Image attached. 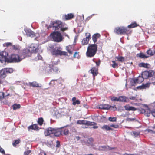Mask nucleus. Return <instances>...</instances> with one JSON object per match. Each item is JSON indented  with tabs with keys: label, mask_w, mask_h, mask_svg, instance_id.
<instances>
[{
	"label": "nucleus",
	"mask_w": 155,
	"mask_h": 155,
	"mask_svg": "<svg viewBox=\"0 0 155 155\" xmlns=\"http://www.w3.org/2000/svg\"><path fill=\"white\" fill-rule=\"evenodd\" d=\"M145 114L147 116L149 117L150 116V114L151 113V111H150V109L147 107V108L145 109Z\"/></svg>",
	"instance_id": "nucleus-30"
},
{
	"label": "nucleus",
	"mask_w": 155,
	"mask_h": 155,
	"mask_svg": "<svg viewBox=\"0 0 155 155\" xmlns=\"http://www.w3.org/2000/svg\"><path fill=\"white\" fill-rule=\"evenodd\" d=\"M58 71V68L57 67L52 66L50 67L49 73V72H52L53 71L54 72H56Z\"/></svg>",
	"instance_id": "nucleus-22"
},
{
	"label": "nucleus",
	"mask_w": 155,
	"mask_h": 155,
	"mask_svg": "<svg viewBox=\"0 0 155 155\" xmlns=\"http://www.w3.org/2000/svg\"><path fill=\"white\" fill-rule=\"evenodd\" d=\"M66 50L70 54H72V51H70L69 49V48L67 46L66 47Z\"/></svg>",
	"instance_id": "nucleus-54"
},
{
	"label": "nucleus",
	"mask_w": 155,
	"mask_h": 155,
	"mask_svg": "<svg viewBox=\"0 0 155 155\" xmlns=\"http://www.w3.org/2000/svg\"><path fill=\"white\" fill-rule=\"evenodd\" d=\"M6 46L8 47L9 46H10L11 45V43H7L5 44Z\"/></svg>",
	"instance_id": "nucleus-63"
},
{
	"label": "nucleus",
	"mask_w": 155,
	"mask_h": 155,
	"mask_svg": "<svg viewBox=\"0 0 155 155\" xmlns=\"http://www.w3.org/2000/svg\"><path fill=\"white\" fill-rule=\"evenodd\" d=\"M114 32L117 35H122L124 34L128 35L130 34L132 31L127 27L120 26L115 28L114 30Z\"/></svg>",
	"instance_id": "nucleus-4"
},
{
	"label": "nucleus",
	"mask_w": 155,
	"mask_h": 155,
	"mask_svg": "<svg viewBox=\"0 0 155 155\" xmlns=\"http://www.w3.org/2000/svg\"><path fill=\"white\" fill-rule=\"evenodd\" d=\"M26 32V34L28 36L33 37L35 36V34L30 29H26L25 30Z\"/></svg>",
	"instance_id": "nucleus-18"
},
{
	"label": "nucleus",
	"mask_w": 155,
	"mask_h": 155,
	"mask_svg": "<svg viewBox=\"0 0 155 155\" xmlns=\"http://www.w3.org/2000/svg\"><path fill=\"white\" fill-rule=\"evenodd\" d=\"M22 59L20 56L19 53H18V54H12L10 57L8 58V62H19L22 60Z\"/></svg>",
	"instance_id": "nucleus-9"
},
{
	"label": "nucleus",
	"mask_w": 155,
	"mask_h": 155,
	"mask_svg": "<svg viewBox=\"0 0 155 155\" xmlns=\"http://www.w3.org/2000/svg\"><path fill=\"white\" fill-rule=\"evenodd\" d=\"M151 84L150 83H146L145 84H143V87L144 89H145L146 88V87H149L150 84Z\"/></svg>",
	"instance_id": "nucleus-48"
},
{
	"label": "nucleus",
	"mask_w": 155,
	"mask_h": 155,
	"mask_svg": "<svg viewBox=\"0 0 155 155\" xmlns=\"http://www.w3.org/2000/svg\"><path fill=\"white\" fill-rule=\"evenodd\" d=\"M147 131L148 132L155 133V131H153L152 130H150V129H148L147 130Z\"/></svg>",
	"instance_id": "nucleus-62"
},
{
	"label": "nucleus",
	"mask_w": 155,
	"mask_h": 155,
	"mask_svg": "<svg viewBox=\"0 0 155 155\" xmlns=\"http://www.w3.org/2000/svg\"><path fill=\"white\" fill-rule=\"evenodd\" d=\"M21 142V140L19 139L17 140H14L12 143V145L14 146H16L17 144H19Z\"/></svg>",
	"instance_id": "nucleus-34"
},
{
	"label": "nucleus",
	"mask_w": 155,
	"mask_h": 155,
	"mask_svg": "<svg viewBox=\"0 0 155 155\" xmlns=\"http://www.w3.org/2000/svg\"><path fill=\"white\" fill-rule=\"evenodd\" d=\"M31 150H28L25 151L24 153V155H31L30 153L31 152Z\"/></svg>",
	"instance_id": "nucleus-43"
},
{
	"label": "nucleus",
	"mask_w": 155,
	"mask_h": 155,
	"mask_svg": "<svg viewBox=\"0 0 155 155\" xmlns=\"http://www.w3.org/2000/svg\"><path fill=\"white\" fill-rule=\"evenodd\" d=\"M8 53L6 51H3L0 54V62L3 63L4 62H7L8 60V58L7 57Z\"/></svg>",
	"instance_id": "nucleus-12"
},
{
	"label": "nucleus",
	"mask_w": 155,
	"mask_h": 155,
	"mask_svg": "<svg viewBox=\"0 0 155 155\" xmlns=\"http://www.w3.org/2000/svg\"><path fill=\"white\" fill-rule=\"evenodd\" d=\"M136 120L135 118H127L126 119V120L127 121L131 122L133 121Z\"/></svg>",
	"instance_id": "nucleus-44"
},
{
	"label": "nucleus",
	"mask_w": 155,
	"mask_h": 155,
	"mask_svg": "<svg viewBox=\"0 0 155 155\" xmlns=\"http://www.w3.org/2000/svg\"><path fill=\"white\" fill-rule=\"evenodd\" d=\"M66 24L59 20H56L51 21L50 25L48 27V29L51 28L55 31H58L60 29L62 34L65 36H68V35L64 32L65 31L67 30L68 28L66 26Z\"/></svg>",
	"instance_id": "nucleus-1"
},
{
	"label": "nucleus",
	"mask_w": 155,
	"mask_h": 155,
	"mask_svg": "<svg viewBox=\"0 0 155 155\" xmlns=\"http://www.w3.org/2000/svg\"><path fill=\"white\" fill-rule=\"evenodd\" d=\"M109 105L106 104H100L99 105V108L103 110H108Z\"/></svg>",
	"instance_id": "nucleus-23"
},
{
	"label": "nucleus",
	"mask_w": 155,
	"mask_h": 155,
	"mask_svg": "<svg viewBox=\"0 0 155 155\" xmlns=\"http://www.w3.org/2000/svg\"><path fill=\"white\" fill-rule=\"evenodd\" d=\"M149 71V77H151L153 76L154 74V72L153 71Z\"/></svg>",
	"instance_id": "nucleus-46"
},
{
	"label": "nucleus",
	"mask_w": 155,
	"mask_h": 155,
	"mask_svg": "<svg viewBox=\"0 0 155 155\" xmlns=\"http://www.w3.org/2000/svg\"><path fill=\"white\" fill-rule=\"evenodd\" d=\"M129 99L132 100H134L136 99V97L134 96H131L129 97Z\"/></svg>",
	"instance_id": "nucleus-61"
},
{
	"label": "nucleus",
	"mask_w": 155,
	"mask_h": 155,
	"mask_svg": "<svg viewBox=\"0 0 155 155\" xmlns=\"http://www.w3.org/2000/svg\"><path fill=\"white\" fill-rule=\"evenodd\" d=\"M111 99L112 101H119V97H113L111 98Z\"/></svg>",
	"instance_id": "nucleus-42"
},
{
	"label": "nucleus",
	"mask_w": 155,
	"mask_h": 155,
	"mask_svg": "<svg viewBox=\"0 0 155 155\" xmlns=\"http://www.w3.org/2000/svg\"><path fill=\"white\" fill-rule=\"evenodd\" d=\"M13 70L12 68H4L1 71L0 76H1V77H3L5 78L6 76V74L11 73L13 72Z\"/></svg>",
	"instance_id": "nucleus-10"
},
{
	"label": "nucleus",
	"mask_w": 155,
	"mask_h": 155,
	"mask_svg": "<svg viewBox=\"0 0 155 155\" xmlns=\"http://www.w3.org/2000/svg\"><path fill=\"white\" fill-rule=\"evenodd\" d=\"M51 53L52 55L56 56L59 55H68V53L66 52L61 51L60 50V48L58 47H55L53 48L51 51Z\"/></svg>",
	"instance_id": "nucleus-8"
},
{
	"label": "nucleus",
	"mask_w": 155,
	"mask_h": 155,
	"mask_svg": "<svg viewBox=\"0 0 155 155\" xmlns=\"http://www.w3.org/2000/svg\"><path fill=\"white\" fill-rule=\"evenodd\" d=\"M36 45H31L30 47V49L26 48L19 51L20 56L22 60L25 58V57H29L31 55V53H37L39 51V49L36 48Z\"/></svg>",
	"instance_id": "nucleus-2"
},
{
	"label": "nucleus",
	"mask_w": 155,
	"mask_h": 155,
	"mask_svg": "<svg viewBox=\"0 0 155 155\" xmlns=\"http://www.w3.org/2000/svg\"><path fill=\"white\" fill-rule=\"evenodd\" d=\"M80 56L79 55V52H75L73 58H77L78 59L80 58Z\"/></svg>",
	"instance_id": "nucleus-37"
},
{
	"label": "nucleus",
	"mask_w": 155,
	"mask_h": 155,
	"mask_svg": "<svg viewBox=\"0 0 155 155\" xmlns=\"http://www.w3.org/2000/svg\"><path fill=\"white\" fill-rule=\"evenodd\" d=\"M93 141L94 139L92 137L88 138L87 140H81L82 143H84L85 145L87 146L92 145Z\"/></svg>",
	"instance_id": "nucleus-16"
},
{
	"label": "nucleus",
	"mask_w": 155,
	"mask_h": 155,
	"mask_svg": "<svg viewBox=\"0 0 155 155\" xmlns=\"http://www.w3.org/2000/svg\"><path fill=\"white\" fill-rule=\"evenodd\" d=\"M140 112L142 114H145V109H144L143 108H141L139 109Z\"/></svg>",
	"instance_id": "nucleus-49"
},
{
	"label": "nucleus",
	"mask_w": 155,
	"mask_h": 155,
	"mask_svg": "<svg viewBox=\"0 0 155 155\" xmlns=\"http://www.w3.org/2000/svg\"><path fill=\"white\" fill-rule=\"evenodd\" d=\"M57 80H52L50 83V84H55L54 82L55 81H57Z\"/></svg>",
	"instance_id": "nucleus-55"
},
{
	"label": "nucleus",
	"mask_w": 155,
	"mask_h": 155,
	"mask_svg": "<svg viewBox=\"0 0 155 155\" xmlns=\"http://www.w3.org/2000/svg\"><path fill=\"white\" fill-rule=\"evenodd\" d=\"M72 100L73 102L72 104L74 105L76 104H79L80 103V101L78 100H76V98L75 97L72 98Z\"/></svg>",
	"instance_id": "nucleus-24"
},
{
	"label": "nucleus",
	"mask_w": 155,
	"mask_h": 155,
	"mask_svg": "<svg viewBox=\"0 0 155 155\" xmlns=\"http://www.w3.org/2000/svg\"><path fill=\"white\" fill-rule=\"evenodd\" d=\"M128 98L125 96H120L119 97V101L126 102Z\"/></svg>",
	"instance_id": "nucleus-27"
},
{
	"label": "nucleus",
	"mask_w": 155,
	"mask_h": 155,
	"mask_svg": "<svg viewBox=\"0 0 155 155\" xmlns=\"http://www.w3.org/2000/svg\"><path fill=\"white\" fill-rule=\"evenodd\" d=\"M151 114L153 116L155 117V109L151 111Z\"/></svg>",
	"instance_id": "nucleus-58"
},
{
	"label": "nucleus",
	"mask_w": 155,
	"mask_h": 155,
	"mask_svg": "<svg viewBox=\"0 0 155 155\" xmlns=\"http://www.w3.org/2000/svg\"><path fill=\"white\" fill-rule=\"evenodd\" d=\"M74 17V16L73 13H69L67 15H64L62 16V19L63 21L70 20Z\"/></svg>",
	"instance_id": "nucleus-15"
},
{
	"label": "nucleus",
	"mask_w": 155,
	"mask_h": 155,
	"mask_svg": "<svg viewBox=\"0 0 155 155\" xmlns=\"http://www.w3.org/2000/svg\"><path fill=\"white\" fill-rule=\"evenodd\" d=\"M9 95V94H8L5 96L4 93L2 92H0V100H2L5 97H7Z\"/></svg>",
	"instance_id": "nucleus-32"
},
{
	"label": "nucleus",
	"mask_w": 155,
	"mask_h": 155,
	"mask_svg": "<svg viewBox=\"0 0 155 155\" xmlns=\"http://www.w3.org/2000/svg\"><path fill=\"white\" fill-rule=\"evenodd\" d=\"M142 76L144 79L148 78H149V71H146L143 72L142 74Z\"/></svg>",
	"instance_id": "nucleus-25"
},
{
	"label": "nucleus",
	"mask_w": 155,
	"mask_h": 155,
	"mask_svg": "<svg viewBox=\"0 0 155 155\" xmlns=\"http://www.w3.org/2000/svg\"><path fill=\"white\" fill-rule=\"evenodd\" d=\"M140 134L138 132H133V135L134 136V137H137Z\"/></svg>",
	"instance_id": "nucleus-45"
},
{
	"label": "nucleus",
	"mask_w": 155,
	"mask_h": 155,
	"mask_svg": "<svg viewBox=\"0 0 155 155\" xmlns=\"http://www.w3.org/2000/svg\"><path fill=\"white\" fill-rule=\"evenodd\" d=\"M96 63V65L97 66V68H98V67L100 66L101 63V61L100 60H99L97 61H94Z\"/></svg>",
	"instance_id": "nucleus-50"
},
{
	"label": "nucleus",
	"mask_w": 155,
	"mask_h": 155,
	"mask_svg": "<svg viewBox=\"0 0 155 155\" xmlns=\"http://www.w3.org/2000/svg\"><path fill=\"white\" fill-rule=\"evenodd\" d=\"M29 84L30 86H32L33 87H40L39 84L37 83L36 82L30 83Z\"/></svg>",
	"instance_id": "nucleus-28"
},
{
	"label": "nucleus",
	"mask_w": 155,
	"mask_h": 155,
	"mask_svg": "<svg viewBox=\"0 0 155 155\" xmlns=\"http://www.w3.org/2000/svg\"><path fill=\"white\" fill-rule=\"evenodd\" d=\"M117 118L115 117H110L109 118L108 120L111 122H115L116 121Z\"/></svg>",
	"instance_id": "nucleus-40"
},
{
	"label": "nucleus",
	"mask_w": 155,
	"mask_h": 155,
	"mask_svg": "<svg viewBox=\"0 0 155 155\" xmlns=\"http://www.w3.org/2000/svg\"><path fill=\"white\" fill-rule=\"evenodd\" d=\"M77 123L79 124H85L86 123V120H78L77 122Z\"/></svg>",
	"instance_id": "nucleus-39"
},
{
	"label": "nucleus",
	"mask_w": 155,
	"mask_h": 155,
	"mask_svg": "<svg viewBox=\"0 0 155 155\" xmlns=\"http://www.w3.org/2000/svg\"><path fill=\"white\" fill-rule=\"evenodd\" d=\"M34 130H38V127L37 124H33Z\"/></svg>",
	"instance_id": "nucleus-47"
},
{
	"label": "nucleus",
	"mask_w": 155,
	"mask_h": 155,
	"mask_svg": "<svg viewBox=\"0 0 155 155\" xmlns=\"http://www.w3.org/2000/svg\"><path fill=\"white\" fill-rule=\"evenodd\" d=\"M43 122L44 120L42 117H41L38 119V123L40 126L42 125Z\"/></svg>",
	"instance_id": "nucleus-36"
},
{
	"label": "nucleus",
	"mask_w": 155,
	"mask_h": 155,
	"mask_svg": "<svg viewBox=\"0 0 155 155\" xmlns=\"http://www.w3.org/2000/svg\"><path fill=\"white\" fill-rule=\"evenodd\" d=\"M124 155H138L137 154H127L126 153H125L124 154Z\"/></svg>",
	"instance_id": "nucleus-64"
},
{
	"label": "nucleus",
	"mask_w": 155,
	"mask_h": 155,
	"mask_svg": "<svg viewBox=\"0 0 155 155\" xmlns=\"http://www.w3.org/2000/svg\"><path fill=\"white\" fill-rule=\"evenodd\" d=\"M110 127H113L114 128H117L119 127V126L118 125L116 124H112L110 125Z\"/></svg>",
	"instance_id": "nucleus-52"
},
{
	"label": "nucleus",
	"mask_w": 155,
	"mask_h": 155,
	"mask_svg": "<svg viewBox=\"0 0 155 155\" xmlns=\"http://www.w3.org/2000/svg\"><path fill=\"white\" fill-rule=\"evenodd\" d=\"M56 147H57L58 148L59 147H60V141H56Z\"/></svg>",
	"instance_id": "nucleus-56"
},
{
	"label": "nucleus",
	"mask_w": 155,
	"mask_h": 155,
	"mask_svg": "<svg viewBox=\"0 0 155 155\" xmlns=\"http://www.w3.org/2000/svg\"><path fill=\"white\" fill-rule=\"evenodd\" d=\"M137 89H144L143 85L141 86H139L137 87Z\"/></svg>",
	"instance_id": "nucleus-60"
},
{
	"label": "nucleus",
	"mask_w": 155,
	"mask_h": 155,
	"mask_svg": "<svg viewBox=\"0 0 155 155\" xmlns=\"http://www.w3.org/2000/svg\"><path fill=\"white\" fill-rule=\"evenodd\" d=\"M108 108V110H113V111H115L117 109V108L116 107L115 105H114V106H111L109 105V107Z\"/></svg>",
	"instance_id": "nucleus-38"
},
{
	"label": "nucleus",
	"mask_w": 155,
	"mask_h": 155,
	"mask_svg": "<svg viewBox=\"0 0 155 155\" xmlns=\"http://www.w3.org/2000/svg\"><path fill=\"white\" fill-rule=\"evenodd\" d=\"M70 129L68 127H64L59 128L60 131L61 132L60 135H67L69 134V129Z\"/></svg>",
	"instance_id": "nucleus-13"
},
{
	"label": "nucleus",
	"mask_w": 155,
	"mask_h": 155,
	"mask_svg": "<svg viewBox=\"0 0 155 155\" xmlns=\"http://www.w3.org/2000/svg\"><path fill=\"white\" fill-rule=\"evenodd\" d=\"M59 130L60 129H59V128H55L50 127L46 129L44 133L45 135L46 136L54 134L55 136L58 137L60 136L61 134V132Z\"/></svg>",
	"instance_id": "nucleus-5"
},
{
	"label": "nucleus",
	"mask_w": 155,
	"mask_h": 155,
	"mask_svg": "<svg viewBox=\"0 0 155 155\" xmlns=\"http://www.w3.org/2000/svg\"><path fill=\"white\" fill-rule=\"evenodd\" d=\"M50 36L53 41L56 42H60L63 39L61 33L58 31L53 32L50 34Z\"/></svg>",
	"instance_id": "nucleus-7"
},
{
	"label": "nucleus",
	"mask_w": 155,
	"mask_h": 155,
	"mask_svg": "<svg viewBox=\"0 0 155 155\" xmlns=\"http://www.w3.org/2000/svg\"><path fill=\"white\" fill-rule=\"evenodd\" d=\"M112 62L113 63V64L111 65V66L113 68H115L118 66L117 63H116L114 61H113Z\"/></svg>",
	"instance_id": "nucleus-41"
},
{
	"label": "nucleus",
	"mask_w": 155,
	"mask_h": 155,
	"mask_svg": "<svg viewBox=\"0 0 155 155\" xmlns=\"http://www.w3.org/2000/svg\"><path fill=\"white\" fill-rule=\"evenodd\" d=\"M97 124L94 122H90L86 120L85 125H87L88 126H94L96 125Z\"/></svg>",
	"instance_id": "nucleus-29"
},
{
	"label": "nucleus",
	"mask_w": 155,
	"mask_h": 155,
	"mask_svg": "<svg viewBox=\"0 0 155 155\" xmlns=\"http://www.w3.org/2000/svg\"><path fill=\"white\" fill-rule=\"evenodd\" d=\"M42 58L39 54H38L37 58H35L36 60H41L42 59Z\"/></svg>",
	"instance_id": "nucleus-53"
},
{
	"label": "nucleus",
	"mask_w": 155,
	"mask_h": 155,
	"mask_svg": "<svg viewBox=\"0 0 155 155\" xmlns=\"http://www.w3.org/2000/svg\"><path fill=\"white\" fill-rule=\"evenodd\" d=\"M100 35L99 33H96L93 35L92 36V40L95 43L97 41L98 38L100 37Z\"/></svg>",
	"instance_id": "nucleus-20"
},
{
	"label": "nucleus",
	"mask_w": 155,
	"mask_h": 155,
	"mask_svg": "<svg viewBox=\"0 0 155 155\" xmlns=\"http://www.w3.org/2000/svg\"><path fill=\"white\" fill-rule=\"evenodd\" d=\"M139 25L137 24L136 22L134 21L128 25L127 28H133L139 26Z\"/></svg>",
	"instance_id": "nucleus-21"
},
{
	"label": "nucleus",
	"mask_w": 155,
	"mask_h": 155,
	"mask_svg": "<svg viewBox=\"0 0 155 155\" xmlns=\"http://www.w3.org/2000/svg\"><path fill=\"white\" fill-rule=\"evenodd\" d=\"M28 130H29L30 129L34 130L33 125H31V126H28Z\"/></svg>",
	"instance_id": "nucleus-57"
},
{
	"label": "nucleus",
	"mask_w": 155,
	"mask_h": 155,
	"mask_svg": "<svg viewBox=\"0 0 155 155\" xmlns=\"http://www.w3.org/2000/svg\"><path fill=\"white\" fill-rule=\"evenodd\" d=\"M0 152L2 154H5V151L2 148H1L0 149Z\"/></svg>",
	"instance_id": "nucleus-59"
},
{
	"label": "nucleus",
	"mask_w": 155,
	"mask_h": 155,
	"mask_svg": "<svg viewBox=\"0 0 155 155\" xmlns=\"http://www.w3.org/2000/svg\"><path fill=\"white\" fill-rule=\"evenodd\" d=\"M13 49L15 50H19V46H15V45L12 46Z\"/></svg>",
	"instance_id": "nucleus-51"
},
{
	"label": "nucleus",
	"mask_w": 155,
	"mask_h": 155,
	"mask_svg": "<svg viewBox=\"0 0 155 155\" xmlns=\"http://www.w3.org/2000/svg\"><path fill=\"white\" fill-rule=\"evenodd\" d=\"M86 37L84 38L82 41L83 45H85L88 44L90 39L91 38V36L89 33H86L85 34Z\"/></svg>",
	"instance_id": "nucleus-14"
},
{
	"label": "nucleus",
	"mask_w": 155,
	"mask_h": 155,
	"mask_svg": "<svg viewBox=\"0 0 155 155\" xmlns=\"http://www.w3.org/2000/svg\"><path fill=\"white\" fill-rule=\"evenodd\" d=\"M144 79L142 76H139L136 79L131 81V85L132 86H135L137 84H140L144 81Z\"/></svg>",
	"instance_id": "nucleus-11"
},
{
	"label": "nucleus",
	"mask_w": 155,
	"mask_h": 155,
	"mask_svg": "<svg viewBox=\"0 0 155 155\" xmlns=\"http://www.w3.org/2000/svg\"><path fill=\"white\" fill-rule=\"evenodd\" d=\"M93 77H95L98 74V68L94 67L90 70Z\"/></svg>",
	"instance_id": "nucleus-17"
},
{
	"label": "nucleus",
	"mask_w": 155,
	"mask_h": 155,
	"mask_svg": "<svg viewBox=\"0 0 155 155\" xmlns=\"http://www.w3.org/2000/svg\"><path fill=\"white\" fill-rule=\"evenodd\" d=\"M21 107L20 104H14L12 105L13 109L14 110H15L17 109H19Z\"/></svg>",
	"instance_id": "nucleus-33"
},
{
	"label": "nucleus",
	"mask_w": 155,
	"mask_h": 155,
	"mask_svg": "<svg viewBox=\"0 0 155 155\" xmlns=\"http://www.w3.org/2000/svg\"><path fill=\"white\" fill-rule=\"evenodd\" d=\"M147 54H145L143 52H140V53L137 54L136 57L141 59H145L150 57L153 55L155 54V51L149 49L147 50L146 52Z\"/></svg>",
	"instance_id": "nucleus-6"
},
{
	"label": "nucleus",
	"mask_w": 155,
	"mask_h": 155,
	"mask_svg": "<svg viewBox=\"0 0 155 155\" xmlns=\"http://www.w3.org/2000/svg\"><path fill=\"white\" fill-rule=\"evenodd\" d=\"M116 58L117 59V61L122 62L124 61V58L122 56L116 57Z\"/></svg>",
	"instance_id": "nucleus-35"
},
{
	"label": "nucleus",
	"mask_w": 155,
	"mask_h": 155,
	"mask_svg": "<svg viewBox=\"0 0 155 155\" xmlns=\"http://www.w3.org/2000/svg\"><path fill=\"white\" fill-rule=\"evenodd\" d=\"M97 46L96 44L89 45L87 47L86 53L87 57H94L97 53Z\"/></svg>",
	"instance_id": "nucleus-3"
},
{
	"label": "nucleus",
	"mask_w": 155,
	"mask_h": 155,
	"mask_svg": "<svg viewBox=\"0 0 155 155\" xmlns=\"http://www.w3.org/2000/svg\"><path fill=\"white\" fill-rule=\"evenodd\" d=\"M149 64L148 63H140L139 64V66L140 67H143L145 68H148V66Z\"/></svg>",
	"instance_id": "nucleus-31"
},
{
	"label": "nucleus",
	"mask_w": 155,
	"mask_h": 155,
	"mask_svg": "<svg viewBox=\"0 0 155 155\" xmlns=\"http://www.w3.org/2000/svg\"><path fill=\"white\" fill-rule=\"evenodd\" d=\"M125 110L127 111L132 110L134 111L136 110L137 109L134 107L130 106L129 105H127L124 106Z\"/></svg>",
	"instance_id": "nucleus-19"
},
{
	"label": "nucleus",
	"mask_w": 155,
	"mask_h": 155,
	"mask_svg": "<svg viewBox=\"0 0 155 155\" xmlns=\"http://www.w3.org/2000/svg\"><path fill=\"white\" fill-rule=\"evenodd\" d=\"M101 128L104 130H106L107 131H110V130H112V129L109 126L107 125H104L102 126Z\"/></svg>",
	"instance_id": "nucleus-26"
}]
</instances>
